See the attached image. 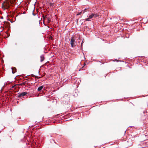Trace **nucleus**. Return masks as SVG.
Here are the masks:
<instances>
[{"label":"nucleus","mask_w":148,"mask_h":148,"mask_svg":"<svg viewBox=\"0 0 148 148\" xmlns=\"http://www.w3.org/2000/svg\"><path fill=\"white\" fill-rule=\"evenodd\" d=\"M12 3L11 0H5L2 4V7L8 9L9 8L10 4Z\"/></svg>","instance_id":"obj_1"},{"label":"nucleus","mask_w":148,"mask_h":148,"mask_svg":"<svg viewBox=\"0 0 148 148\" xmlns=\"http://www.w3.org/2000/svg\"><path fill=\"white\" fill-rule=\"evenodd\" d=\"M47 2L48 3V6H50V7H48V8L49 9V10H50L51 9L52 10V8L53 7V6L54 5V4L53 3H52L51 2H50L49 1H47Z\"/></svg>","instance_id":"obj_2"},{"label":"nucleus","mask_w":148,"mask_h":148,"mask_svg":"<svg viewBox=\"0 0 148 148\" xmlns=\"http://www.w3.org/2000/svg\"><path fill=\"white\" fill-rule=\"evenodd\" d=\"M27 93L26 92H23L18 95V97L19 98L25 96L27 94Z\"/></svg>","instance_id":"obj_3"},{"label":"nucleus","mask_w":148,"mask_h":148,"mask_svg":"<svg viewBox=\"0 0 148 148\" xmlns=\"http://www.w3.org/2000/svg\"><path fill=\"white\" fill-rule=\"evenodd\" d=\"M75 39L73 37H72L71 39L70 43L72 47H74V43L75 42Z\"/></svg>","instance_id":"obj_4"},{"label":"nucleus","mask_w":148,"mask_h":148,"mask_svg":"<svg viewBox=\"0 0 148 148\" xmlns=\"http://www.w3.org/2000/svg\"><path fill=\"white\" fill-rule=\"evenodd\" d=\"M42 19L43 20V24L45 25L46 26V25L45 23V20L46 17V14L45 13V14H42Z\"/></svg>","instance_id":"obj_5"},{"label":"nucleus","mask_w":148,"mask_h":148,"mask_svg":"<svg viewBox=\"0 0 148 148\" xmlns=\"http://www.w3.org/2000/svg\"><path fill=\"white\" fill-rule=\"evenodd\" d=\"M93 17V15L92 14L91 15H90L88 18L86 19V21H90V19Z\"/></svg>","instance_id":"obj_6"},{"label":"nucleus","mask_w":148,"mask_h":148,"mask_svg":"<svg viewBox=\"0 0 148 148\" xmlns=\"http://www.w3.org/2000/svg\"><path fill=\"white\" fill-rule=\"evenodd\" d=\"M28 84V83L27 82V81H26L20 84V85L21 86H22L23 85H25V86H26V84Z\"/></svg>","instance_id":"obj_7"},{"label":"nucleus","mask_w":148,"mask_h":148,"mask_svg":"<svg viewBox=\"0 0 148 148\" xmlns=\"http://www.w3.org/2000/svg\"><path fill=\"white\" fill-rule=\"evenodd\" d=\"M12 72L13 73H15L16 71V69L15 67H12Z\"/></svg>","instance_id":"obj_8"},{"label":"nucleus","mask_w":148,"mask_h":148,"mask_svg":"<svg viewBox=\"0 0 148 148\" xmlns=\"http://www.w3.org/2000/svg\"><path fill=\"white\" fill-rule=\"evenodd\" d=\"M40 58H41L40 61L42 62L44 60V56L43 55H42L40 56Z\"/></svg>","instance_id":"obj_9"},{"label":"nucleus","mask_w":148,"mask_h":148,"mask_svg":"<svg viewBox=\"0 0 148 148\" xmlns=\"http://www.w3.org/2000/svg\"><path fill=\"white\" fill-rule=\"evenodd\" d=\"M43 86H42L39 87L38 89V91H40L43 88Z\"/></svg>","instance_id":"obj_10"},{"label":"nucleus","mask_w":148,"mask_h":148,"mask_svg":"<svg viewBox=\"0 0 148 148\" xmlns=\"http://www.w3.org/2000/svg\"><path fill=\"white\" fill-rule=\"evenodd\" d=\"M92 15H93V17L96 18L97 17L98 15L97 14H93L92 13Z\"/></svg>","instance_id":"obj_11"},{"label":"nucleus","mask_w":148,"mask_h":148,"mask_svg":"<svg viewBox=\"0 0 148 148\" xmlns=\"http://www.w3.org/2000/svg\"><path fill=\"white\" fill-rule=\"evenodd\" d=\"M53 38L52 36H49V40H52Z\"/></svg>","instance_id":"obj_12"},{"label":"nucleus","mask_w":148,"mask_h":148,"mask_svg":"<svg viewBox=\"0 0 148 148\" xmlns=\"http://www.w3.org/2000/svg\"><path fill=\"white\" fill-rule=\"evenodd\" d=\"M50 18H48V19L47 20V22H48V23H49L50 22V21L49 20Z\"/></svg>","instance_id":"obj_13"},{"label":"nucleus","mask_w":148,"mask_h":148,"mask_svg":"<svg viewBox=\"0 0 148 148\" xmlns=\"http://www.w3.org/2000/svg\"><path fill=\"white\" fill-rule=\"evenodd\" d=\"M82 13H83V11H82L81 12H80L78 14H77V15H80L81 14H82Z\"/></svg>","instance_id":"obj_14"},{"label":"nucleus","mask_w":148,"mask_h":148,"mask_svg":"<svg viewBox=\"0 0 148 148\" xmlns=\"http://www.w3.org/2000/svg\"><path fill=\"white\" fill-rule=\"evenodd\" d=\"M86 9H84V11H83V13H84V12L86 11Z\"/></svg>","instance_id":"obj_15"},{"label":"nucleus","mask_w":148,"mask_h":148,"mask_svg":"<svg viewBox=\"0 0 148 148\" xmlns=\"http://www.w3.org/2000/svg\"><path fill=\"white\" fill-rule=\"evenodd\" d=\"M16 86V85H15L14 86H13L12 87V88H14V87Z\"/></svg>","instance_id":"obj_16"},{"label":"nucleus","mask_w":148,"mask_h":148,"mask_svg":"<svg viewBox=\"0 0 148 148\" xmlns=\"http://www.w3.org/2000/svg\"><path fill=\"white\" fill-rule=\"evenodd\" d=\"M82 42H82L81 43V46H82Z\"/></svg>","instance_id":"obj_17"},{"label":"nucleus","mask_w":148,"mask_h":148,"mask_svg":"<svg viewBox=\"0 0 148 148\" xmlns=\"http://www.w3.org/2000/svg\"><path fill=\"white\" fill-rule=\"evenodd\" d=\"M47 63H49V62H47Z\"/></svg>","instance_id":"obj_18"},{"label":"nucleus","mask_w":148,"mask_h":148,"mask_svg":"<svg viewBox=\"0 0 148 148\" xmlns=\"http://www.w3.org/2000/svg\"><path fill=\"white\" fill-rule=\"evenodd\" d=\"M85 65V63H84V66Z\"/></svg>","instance_id":"obj_19"},{"label":"nucleus","mask_w":148,"mask_h":148,"mask_svg":"<svg viewBox=\"0 0 148 148\" xmlns=\"http://www.w3.org/2000/svg\"><path fill=\"white\" fill-rule=\"evenodd\" d=\"M47 27H49V26H48L47 25Z\"/></svg>","instance_id":"obj_20"}]
</instances>
